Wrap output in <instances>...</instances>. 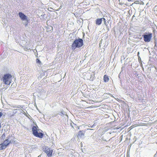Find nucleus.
<instances>
[{
	"label": "nucleus",
	"instance_id": "nucleus-1",
	"mask_svg": "<svg viewBox=\"0 0 157 157\" xmlns=\"http://www.w3.org/2000/svg\"><path fill=\"white\" fill-rule=\"evenodd\" d=\"M32 131L33 135L36 137L40 138H43L44 134L42 131L39 128L37 125L33 127Z\"/></svg>",
	"mask_w": 157,
	"mask_h": 157
},
{
	"label": "nucleus",
	"instance_id": "nucleus-19",
	"mask_svg": "<svg viewBox=\"0 0 157 157\" xmlns=\"http://www.w3.org/2000/svg\"><path fill=\"white\" fill-rule=\"evenodd\" d=\"M139 52H138V54L139 55Z\"/></svg>",
	"mask_w": 157,
	"mask_h": 157
},
{
	"label": "nucleus",
	"instance_id": "nucleus-7",
	"mask_svg": "<svg viewBox=\"0 0 157 157\" xmlns=\"http://www.w3.org/2000/svg\"><path fill=\"white\" fill-rule=\"evenodd\" d=\"M86 132V130H80V131L78 134L77 136L78 137L81 138L84 136L85 133Z\"/></svg>",
	"mask_w": 157,
	"mask_h": 157
},
{
	"label": "nucleus",
	"instance_id": "nucleus-4",
	"mask_svg": "<svg viewBox=\"0 0 157 157\" xmlns=\"http://www.w3.org/2000/svg\"><path fill=\"white\" fill-rule=\"evenodd\" d=\"M146 35H143L144 40L145 42H149L152 38V34L151 33H146Z\"/></svg>",
	"mask_w": 157,
	"mask_h": 157
},
{
	"label": "nucleus",
	"instance_id": "nucleus-9",
	"mask_svg": "<svg viewBox=\"0 0 157 157\" xmlns=\"http://www.w3.org/2000/svg\"><path fill=\"white\" fill-rule=\"evenodd\" d=\"M104 81L105 82H108L109 80V78L107 75H105L103 77Z\"/></svg>",
	"mask_w": 157,
	"mask_h": 157
},
{
	"label": "nucleus",
	"instance_id": "nucleus-5",
	"mask_svg": "<svg viewBox=\"0 0 157 157\" xmlns=\"http://www.w3.org/2000/svg\"><path fill=\"white\" fill-rule=\"evenodd\" d=\"M10 143V141L8 139L4 141L3 143L0 144V150L5 149Z\"/></svg>",
	"mask_w": 157,
	"mask_h": 157
},
{
	"label": "nucleus",
	"instance_id": "nucleus-12",
	"mask_svg": "<svg viewBox=\"0 0 157 157\" xmlns=\"http://www.w3.org/2000/svg\"><path fill=\"white\" fill-rule=\"evenodd\" d=\"M5 137H6V134L5 133H4L2 134V135L1 136V139L3 140L5 138Z\"/></svg>",
	"mask_w": 157,
	"mask_h": 157
},
{
	"label": "nucleus",
	"instance_id": "nucleus-17",
	"mask_svg": "<svg viewBox=\"0 0 157 157\" xmlns=\"http://www.w3.org/2000/svg\"><path fill=\"white\" fill-rule=\"evenodd\" d=\"M52 151L50 150V152H49L50 155H52Z\"/></svg>",
	"mask_w": 157,
	"mask_h": 157
},
{
	"label": "nucleus",
	"instance_id": "nucleus-16",
	"mask_svg": "<svg viewBox=\"0 0 157 157\" xmlns=\"http://www.w3.org/2000/svg\"><path fill=\"white\" fill-rule=\"evenodd\" d=\"M45 152L47 153L48 155H49V151H45Z\"/></svg>",
	"mask_w": 157,
	"mask_h": 157
},
{
	"label": "nucleus",
	"instance_id": "nucleus-11",
	"mask_svg": "<svg viewBox=\"0 0 157 157\" xmlns=\"http://www.w3.org/2000/svg\"><path fill=\"white\" fill-rule=\"evenodd\" d=\"M36 62L39 65L41 64V62L40 61V60L38 58H37L36 59Z\"/></svg>",
	"mask_w": 157,
	"mask_h": 157
},
{
	"label": "nucleus",
	"instance_id": "nucleus-13",
	"mask_svg": "<svg viewBox=\"0 0 157 157\" xmlns=\"http://www.w3.org/2000/svg\"><path fill=\"white\" fill-rule=\"evenodd\" d=\"M75 127L73 126V127L74 129H76V130H78L79 129V126H77L76 124H75Z\"/></svg>",
	"mask_w": 157,
	"mask_h": 157
},
{
	"label": "nucleus",
	"instance_id": "nucleus-6",
	"mask_svg": "<svg viewBox=\"0 0 157 157\" xmlns=\"http://www.w3.org/2000/svg\"><path fill=\"white\" fill-rule=\"evenodd\" d=\"M18 14L21 20L23 21L25 20L27 21H28V20L27 19V17L22 12H19Z\"/></svg>",
	"mask_w": 157,
	"mask_h": 157
},
{
	"label": "nucleus",
	"instance_id": "nucleus-14",
	"mask_svg": "<svg viewBox=\"0 0 157 157\" xmlns=\"http://www.w3.org/2000/svg\"><path fill=\"white\" fill-rule=\"evenodd\" d=\"M134 3L135 4H140V2L139 1H136L134 2Z\"/></svg>",
	"mask_w": 157,
	"mask_h": 157
},
{
	"label": "nucleus",
	"instance_id": "nucleus-15",
	"mask_svg": "<svg viewBox=\"0 0 157 157\" xmlns=\"http://www.w3.org/2000/svg\"><path fill=\"white\" fill-rule=\"evenodd\" d=\"M101 18L102 19V21L103 20L104 21L105 24V23H106L105 19L104 18Z\"/></svg>",
	"mask_w": 157,
	"mask_h": 157
},
{
	"label": "nucleus",
	"instance_id": "nucleus-18",
	"mask_svg": "<svg viewBox=\"0 0 157 157\" xmlns=\"http://www.w3.org/2000/svg\"><path fill=\"white\" fill-rule=\"evenodd\" d=\"M3 115V113L2 112H0V117H1Z\"/></svg>",
	"mask_w": 157,
	"mask_h": 157
},
{
	"label": "nucleus",
	"instance_id": "nucleus-10",
	"mask_svg": "<svg viewBox=\"0 0 157 157\" xmlns=\"http://www.w3.org/2000/svg\"><path fill=\"white\" fill-rule=\"evenodd\" d=\"M125 0H119V3L121 5H123L125 4L124 1Z\"/></svg>",
	"mask_w": 157,
	"mask_h": 157
},
{
	"label": "nucleus",
	"instance_id": "nucleus-3",
	"mask_svg": "<svg viewBox=\"0 0 157 157\" xmlns=\"http://www.w3.org/2000/svg\"><path fill=\"white\" fill-rule=\"evenodd\" d=\"M12 76L9 74H7L4 75L3 79V82L6 85H9L12 81Z\"/></svg>",
	"mask_w": 157,
	"mask_h": 157
},
{
	"label": "nucleus",
	"instance_id": "nucleus-8",
	"mask_svg": "<svg viewBox=\"0 0 157 157\" xmlns=\"http://www.w3.org/2000/svg\"><path fill=\"white\" fill-rule=\"evenodd\" d=\"M102 23L101 18H98L95 21V23L97 25H100Z\"/></svg>",
	"mask_w": 157,
	"mask_h": 157
},
{
	"label": "nucleus",
	"instance_id": "nucleus-2",
	"mask_svg": "<svg viewBox=\"0 0 157 157\" xmlns=\"http://www.w3.org/2000/svg\"><path fill=\"white\" fill-rule=\"evenodd\" d=\"M83 45V40L82 39L75 40L71 45L72 49L75 50L76 48H79Z\"/></svg>",
	"mask_w": 157,
	"mask_h": 157
},
{
	"label": "nucleus",
	"instance_id": "nucleus-20",
	"mask_svg": "<svg viewBox=\"0 0 157 157\" xmlns=\"http://www.w3.org/2000/svg\"><path fill=\"white\" fill-rule=\"evenodd\" d=\"M141 2L143 3H142V4H144V2Z\"/></svg>",
	"mask_w": 157,
	"mask_h": 157
}]
</instances>
